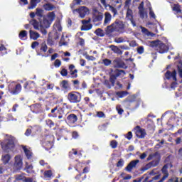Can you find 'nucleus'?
I'll return each instance as SVG.
<instances>
[{"mask_svg":"<svg viewBox=\"0 0 182 182\" xmlns=\"http://www.w3.org/2000/svg\"><path fill=\"white\" fill-rule=\"evenodd\" d=\"M124 29H126V24L123 21L117 19L114 23L105 28V31L108 35L113 33V32L123 33V32H124Z\"/></svg>","mask_w":182,"mask_h":182,"instance_id":"f257e3e1","label":"nucleus"},{"mask_svg":"<svg viewBox=\"0 0 182 182\" xmlns=\"http://www.w3.org/2000/svg\"><path fill=\"white\" fill-rule=\"evenodd\" d=\"M147 43L151 48H155L159 52V53H166V52H168L170 46H171L170 43H168L166 46L159 40L148 41Z\"/></svg>","mask_w":182,"mask_h":182,"instance_id":"f03ea898","label":"nucleus"},{"mask_svg":"<svg viewBox=\"0 0 182 182\" xmlns=\"http://www.w3.org/2000/svg\"><path fill=\"white\" fill-rule=\"evenodd\" d=\"M148 161L150 160H153L152 161L147 164L143 168L142 171H146L150 168V167H156V166H159V163H160V154L159 152H155L154 154H151L149 155L147 158Z\"/></svg>","mask_w":182,"mask_h":182,"instance_id":"7ed1b4c3","label":"nucleus"},{"mask_svg":"<svg viewBox=\"0 0 182 182\" xmlns=\"http://www.w3.org/2000/svg\"><path fill=\"white\" fill-rule=\"evenodd\" d=\"M177 75V72L174 70L172 73L168 71L165 73V77L168 80H172V83L171 84V89H176L177 87V77H176Z\"/></svg>","mask_w":182,"mask_h":182,"instance_id":"20e7f679","label":"nucleus"},{"mask_svg":"<svg viewBox=\"0 0 182 182\" xmlns=\"http://www.w3.org/2000/svg\"><path fill=\"white\" fill-rule=\"evenodd\" d=\"M70 103H79L82 100V95L77 92H71L68 95Z\"/></svg>","mask_w":182,"mask_h":182,"instance_id":"39448f33","label":"nucleus"},{"mask_svg":"<svg viewBox=\"0 0 182 182\" xmlns=\"http://www.w3.org/2000/svg\"><path fill=\"white\" fill-rule=\"evenodd\" d=\"M124 75H126V72H124V70H119V69L115 70L111 74L110 77H109V82L112 83V86H114L116 80L117 79V77H119V76L123 77V76H124Z\"/></svg>","mask_w":182,"mask_h":182,"instance_id":"423d86ee","label":"nucleus"},{"mask_svg":"<svg viewBox=\"0 0 182 182\" xmlns=\"http://www.w3.org/2000/svg\"><path fill=\"white\" fill-rule=\"evenodd\" d=\"M90 11L89 9L86 6H80L78 9H73V14H79V18H83L86 15H89Z\"/></svg>","mask_w":182,"mask_h":182,"instance_id":"0eeeda50","label":"nucleus"},{"mask_svg":"<svg viewBox=\"0 0 182 182\" xmlns=\"http://www.w3.org/2000/svg\"><path fill=\"white\" fill-rule=\"evenodd\" d=\"M9 90L11 95H18L21 93V90H22V86L21 84H17L15 82H11L9 85Z\"/></svg>","mask_w":182,"mask_h":182,"instance_id":"6e6552de","label":"nucleus"},{"mask_svg":"<svg viewBox=\"0 0 182 182\" xmlns=\"http://www.w3.org/2000/svg\"><path fill=\"white\" fill-rule=\"evenodd\" d=\"M23 166V161L21 155H17L14 157V167L16 170H21Z\"/></svg>","mask_w":182,"mask_h":182,"instance_id":"1a4fd4ad","label":"nucleus"},{"mask_svg":"<svg viewBox=\"0 0 182 182\" xmlns=\"http://www.w3.org/2000/svg\"><path fill=\"white\" fill-rule=\"evenodd\" d=\"M92 14L93 22H101V21H103V13L97 11V9H94Z\"/></svg>","mask_w":182,"mask_h":182,"instance_id":"9d476101","label":"nucleus"},{"mask_svg":"<svg viewBox=\"0 0 182 182\" xmlns=\"http://www.w3.org/2000/svg\"><path fill=\"white\" fill-rule=\"evenodd\" d=\"M135 134L139 139H144L147 133H146V129L140 128L139 126H136L134 128Z\"/></svg>","mask_w":182,"mask_h":182,"instance_id":"9b49d317","label":"nucleus"},{"mask_svg":"<svg viewBox=\"0 0 182 182\" xmlns=\"http://www.w3.org/2000/svg\"><path fill=\"white\" fill-rule=\"evenodd\" d=\"M15 146V137L9 136L8 138V141L6 144V148L7 150H12Z\"/></svg>","mask_w":182,"mask_h":182,"instance_id":"f8f14e48","label":"nucleus"},{"mask_svg":"<svg viewBox=\"0 0 182 182\" xmlns=\"http://www.w3.org/2000/svg\"><path fill=\"white\" fill-rule=\"evenodd\" d=\"M139 163H140L139 159L132 161L125 168V170L129 173L132 172V168H136V166Z\"/></svg>","mask_w":182,"mask_h":182,"instance_id":"ddd939ff","label":"nucleus"},{"mask_svg":"<svg viewBox=\"0 0 182 182\" xmlns=\"http://www.w3.org/2000/svg\"><path fill=\"white\" fill-rule=\"evenodd\" d=\"M144 3L141 2L139 6V12L140 18L142 19L144 18H147V12L144 11Z\"/></svg>","mask_w":182,"mask_h":182,"instance_id":"4468645a","label":"nucleus"},{"mask_svg":"<svg viewBox=\"0 0 182 182\" xmlns=\"http://www.w3.org/2000/svg\"><path fill=\"white\" fill-rule=\"evenodd\" d=\"M68 43L69 38H68V36L63 35L59 42V46H67Z\"/></svg>","mask_w":182,"mask_h":182,"instance_id":"2eb2a0df","label":"nucleus"},{"mask_svg":"<svg viewBox=\"0 0 182 182\" xmlns=\"http://www.w3.org/2000/svg\"><path fill=\"white\" fill-rule=\"evenodd\" d=\"M29 33H30V38L33 39V41H38V39L41 38V34H39V33L35 31L30 30Z\"/></svg>","mask_w":182,"mask_h":182,"instance_id":"dca6fc26","label":"nucleus"},{"mask_svg":"<svg viewBox=\"0 0 182 182\" xmlns=\"http://www.w3.org/2000/svg\"><path fill=\"white\" fill-rule=\"evenodd\" d=\"M112 21V14L109 12L105 13V19H104V25L106 26V25H109L110 22Z\"/></svg>","mask_w":182,"mask_h":182,"instance_id":"f3484780","label":"nucleus"},{"mask_svg":"<svg viewBox=\"0 0 182 182\" xmlns=\"http://www.w3.org/2000/svg\"><path fill=\"white\" fill-rule=\"evenodd\" d=\"M1 160L4 164H8L11 160V155L9 154H4L1 156Z\"/></svg>","mask_w":182,"mask_h":182,"instance_id":"a211bd4d","label":"nucleus"},{"mask_svg":"<svg viewBox=\"0 0 182 182\" xmlns=\"http://www.w3.org/2000/svg\"><path fill=\"white\" fill-rule=\"evenodd\" d=\"M114 63H115L116 68H121L122 69H126V68H127V66H126V64H124V63L119 60H115Z\"/></svg>","mask_w":182,"mask_h":182,"instance_id":"6ab92c4d","label":"nucleus"},{"mask_svg":"<svg viewBox=\"0 0 182 182\" xmlns=\"http://www.w3.org/2000/svg\"><path fill=\"white\" fill-rule=\"evenodd\" d=\"M124 9H127L126 18L129 20L133 19V11L129 7H126Z\"/></svg>","mask_w":182,"mask_h":182,"instance_id":"aec40b11","label":"nucleus"},{"mask_svg":"<svg viewBox=\"0 0 182 182\" xmlns=\"http://www.w3.org/2000/svg\"><path fill=\"white\" fill-rule=\"evenodd\" d=\"M67 119L69 120L70 123H76L77 122V116L74 114L68 115Z\"/></svg>","mask_w":182,"mask_h":182,"instance_id":"412c9836","label":"nucleus"},{"mask_svg":"<svg viewBox=\"0 0 182 182\" xmlns=\"http://www.w3.org/2000/svg\"><path fill=\"white\" fill-rule=\"evenodd\" d=\"M22 149L27 157V159H32V152L26 146H23Z\"/></svg>","mask_w":182,"mask_h":182,"instance_id":"4be33fe9","label":"nucleus"},{"mask_svg":"<svg viewBox=\"0 0 182 182\" xmlns=\"http://www.w3.org/2000/svg\"><path fill=\"white\" fill-rule=\"evenodd\" d=\"M30 23L33 25L34 29L36 31H39L41 29V25L39 26V22H38L36 20H31Z\"/></svg>","mask_w":182,"mask_h":182,"instance_id":"5701e85b","label":"nucleus"},{"mask_svg":"<svg viewBox=\"0 0 182 182\" xmlns=\"http://www.w3.org/2000/svg\"><path fill=\"white\" fill-rule=\"evenodd\" d=\"M28 37V31L23 30L21 31L18 34L19 39H21V41H25V38Z\"/></svg>","mask_w":182,"mask_h":182,"instance_id":"b1692460","label":"nucleus"},{"mask_svg":"<svg viewBox=\"0 0 182 182\" xmlns=\"http://www.w3.org/2000/svg\"><path fill=\"white\" fill-rule=\"evenodd\" d=\"M43 9L46 11H53L55 9V6H53L50 3H47V4L43 5Z\"/></svg>","mask_w":182,"mask_h":182,"instance_id":"393cba45","label":"nucleus"},{"mask_svg":"<svg viewBox=\"0 0 182 182\" xmlns=\"http://www.w3.org/2000/svg\"><path fill=\"white\" fill-rule=\"evenodd\" d=\"M41 2V0H31L30 1V6L28 9H33V8H36V5Z\"/></svg>","mask_w":182,"mask_h":182,"instance_id":"a878e982","label":"nucleus"},{"mask_svg":"<svg viewBox=\"0 0 182 182\" xmlns=\"http://www.w3.org/2000/svg\"><path fill=\"white\" fill-rule=\"evenodd\" d=\"M51 23H52L48 19L46 18L43 21V23L41 24V26H42L43 28H49Z\"/></svg>","mask_w":182,"mask_h":182,"instance_id":"bb28decb","label":"nucleus"},{"mask_svg":"<svg viewBox=\"0 0 182 182\" xmlns=\"http://www.w3.org/2000/svg\"><path fill=\"white\" fill-rule=\"evenodd\" d=\"M141 32L143 33H145V35H147V36H151L153 38V36H154V33L149 31V30H147V28H144V27H141Z\"/></svg>","mask_w":182,"mask_h":182,"instance_id":"cd10ccee","label":"nucleus"},{"mask_svg":"<svg viewBox=\"0 0 182 182\" xmlns=\"http://www.w3.org/2000/svg\"><path fill=\"white\" fill-rule=\"evenodd\" d=\"M147 6L149 9V16L151 18H153V19H156V14H154V11L151 9V4L150 3H148Z\"/></svg>","mask_w":182,"mask_h":182,"instance_id":"c85d7f7f","label":"nucleus"},{"mask_svg":"<svg viewBox=\"0 0 182 182\" xmlns=\"http://www.w3.org/2000/svg\"><path fill=\"white\" fill-rule=\"evenodd\" d=\"M26 173H32L33 171V166L28 164V162H26Z\"/></svg>","mask_w":182,"mask_h":182,"instance_id":"c756f323","label":"nucleus"},{"mask_svg":"<svg viewBox=\"0 0 182 182\" xmlns=\"http://www.w3.org/2000/svg\"><path fill=\"white\" fill-rule=\"evenodd\" d=\"M47 19L50 21V22H53V21H55V13L54 12H50L48 13V16H47Z\"/></svg>","mask_w":182,"mask_h":182,"instance_id":"7c9ffc66","label":"nucleus"},{"mask_svg":"<svg viewBox=\"0 0 182 182\" xmlns=\"http://www.w3.org/2000/svg\"><path fill=\"white\" fill-rule=\"evenodd\" d=\"M92 27L93 26L92 24L88 23L85 26H82L81 27V31H90V29H92Z\"/></svg>","mask_w":182,"mask_h":182,"instance_id":"2f4dec72","label":"nucleus"},{"mask_svg":"<svg viewBox=\"0 0 182 182\" xmlns=\"http://www.w3.org/2000/svg\"><path fill=\"white\" fill-rule=\"evenodd\" d=\"M25 178H28L24 177L22 175H17V176H15L14 182H18V181H21L25 182Z\"/></svg>","mask_w":182,"mask_h":182,"instance_id":"473e14b6","label":"nucleus"},{"mask_svg":"<svg viewBox=\"0 0 182 182\" xmlns=\"http://www.w3.org/2000/svg\"><path fill=\"white\" fill-rule=\"evenodd\" d=\"M95 34H96L97 36H101V37L105 36V32L103 31V30H102V28H97V29L95 31Z\"/></svg>","mask_w":182,"mask_h":182,"instance_id":"72a5a7b5","label":"nucleus"},{"mask_svg":"<svg viewBox=\"0 0 182 182\" xmlns=\"http://www.w3.org/2000/svg\"><path fill=\"white\" fill-rule=\"evenodd\" d=\"M107 7L109 8V11L113 13V16H116V15H117V9H116V8L110 6V4L108 5Z\"/></svg>","mask_w":182,"mask_h":182,"instance_id":"f704fd0d","label":"nucleus"},{"mask_svg":"<svg viewBox=\"0 0 182 182\" xmlns=\"http://www.w3.org/2000/svg\"><path fill=\"white\" fill-rule=\"evenodd\" d=\"M114 42H116V43H123V42H126V38L123 37L116 38Z\"/></svg>","mask_w":182,"mask_h":182,"instance_id":"c9c22d12","label":"nucleus"},{"mask_svg":"<svg viewBox=\"0 0 182 182\" xmlns=\"http://www.w3.org/2000/svg\"><path fill=\"white\" fill-rule=\"evenodd\" d=\"M168 168V165H164V167L162 168V173L164 174V176H168V171L167 169Z\"/></svg>","mask_w":182,"mask_h":182,"instance_id":"e433bc0d","label":"nucleus"},{"mask_svg":"<svg viewBox=\"0 0 182 182\" xmlns=\"http://www.w3.org/2000/svg\"><path fill=\"white\" fill-rule=\"evenodd\" d=\"M96 113H97L96 114L97 117H99L100 119L106 117V114H105V112L102 111H98Z\"/></svg>","mask_w":182,"mask_h":182,"instance_id":"4c0bfd02","label":"nucleus"},{"mask_svg":"<svg viewBox=\"0 0 182 182\" xmlns=\"http://www.w3.org/2000/svg\"><path fill=\"white\" fill-rule=\"evenodd\" d=\"M41 50L44 53L48 51V46L46 45V43L44 42L41 43Z\"/></svg>","mask_w":182,"mask_h":182,"instance_id":"58836bf2","label":"nucleus"},{"mask_svg":"<svg viewBox=\"0 0 182 182\" xmlns=\"http://www.w3.org/2000/svg\"><path fill=\"white\" fill-rule=\"evenodd\" d=\"M117 95L118 97H124V96L127 95V92L126 91H122V92H117Z\"/></svg>","mask_w":182,"mask_h":182,"instance_id":"ea45409f","label":"nucleus"},{"mask_svg":"<svg viewBox=\"0 0 182 182\" xmlns=\"http://www.w3.org/2000/svg\"><path fill=\"white\" fill-rule=\"evenodd\" d=\"M159 173H160V172H159L157 169H153L149 174L151 177H154V176H157Z\"/></svg>","mask_w":182,"mask_h":182,"instance_id":"a19ab883","label":"nucleus"},{"mask_svg":"<svg viewBox=\"0 0 182 182\" xmlns=\"http://www.w3.org/2000/svg\"><path fill=\"white\" fill-rule=\"evenodd\" d=\"M61 87L63 89H68L69 87V83H68V81L63 80L61 82Z\"/></svg>","mask_w":182,"mask_h":182,"instance_id":"79ce46f5","label":"nucleus"},{"mask_svg":"<svg viewBox=\"0 0 182 182\" xmlns=\"http://www.w3.org/2000/svg\"><path fill=\"white\" fill-rule=\"evenodd\" d=\"M102 63L105 65V66H109V65H112V60L106 58L102 60Z\"/></svg>","mask_w":182,"mask_h":182,"instance_id":"37998d69","label":"nucleus"},{"mask_svg":"<svg viewBox=\"0 0 182 182\" xmlns=\"http://www.w3.org/2000/svg\"><path fill=\"white\" fill-rule=\"evenodd\" d=\"M173 11H175L176 12H177V14L181 12V9H180V5L174 4Z\"/></svg>","mask_w":182,"mask_h":182,"instance_id":"c03bdc74","label":"nucleus"},{"mask_svg":"<svg viewBox=\"0 0 182 182\" xmlns=\"http://www.w3.org/2000/svg\"><path fill=\"white\" fill-rule=\"evenodd\" d=\"M70 73L74 79H76L77 77V70H74L73 71H70Z\"/></svg>","mask_w":182,"mask_h":182,"instance_id":"a18cd8bd","label":"nucleus"},{"mask_svg":"<svg viewBox=\"0 0 182 182\" xmlns=\"http://www.w3.org/2000/svg\"><path fill=\"white\" fill-rule=\"evenodd\" d=\"M60 65H62V62L60 61V60L57 59L55 60L54 62L55 68H60Z\"/></svg>","mask_w":182,"mask_h":182,"instance_id":"49530a36","label":"nucleus"},{"mask_svg":"<svg viewBox=\"0 0 182 182\" xmlns=\"http://www.w3.org/2000/svg\"><path fill=\"white\" fill-rule=\"evenodd\" d=\"M55 110H58V107H55L54 109H51L52 114H49L50 117H58V115L55 114Z\"/></svg>","mask_w":182,"mask_h":182,"instance_id":"de8ad7c7","label":"nucleus"},{"mask_svg":"<svg viewBox=\"0 0 182 182\" xmlns=\"http://www.w3.org/2000/svg\"><path fill=\"white\" fill-rule=\"evenodd\" d=\"M110 146L112 149H116V147H117V142L116 141V140H112L110 142Z\"/></svg>","mask_w":182,"mask_h":182,"instance_id":"09e8293b","label":"nucleus"},{"mask_svg":"<svg viewBox=\"0 0 182 182\" xmlns=\"http://www.w3.org/2000/svg\"><path fill=\"white\" fill-rule=\"evenodd\" d=\"M44 175L46 177H48V178H50L52 177V171H47L44 173Z\"/></svg>","mask_w":182,"mask_h":182,"instance_id":"8fccbe9b","label":"nucleus"},{"mask_svg":"<svg viewBox=\"0 0 182 182\" xmlns=\"http://www.w3.org/2000/svg\"><path fill=\"white\" fill-rule=\"evenodd\" d=\"M137 52L139 53V55H141L142 53H144V48L143 46H140L137 48Z\"/></svg>","mask_w":182,"mask_h":182,"instance_id":"3c124183","label":"nucleus"},{"mask_svg":"<svg viewBox=\"0 0 182 182\" xmlns=\"http://www.w3.org/2000/svg\"><path fill=\"white\" fill-rule=\"evenodd\" d=\"M60 75H62L63 76H68V70L63 68L60 71Z\"/></svg>","mask_w":182,"mask_h":182,"instance_id":"603ef678","label":"nucleus"},{"mask_svg":"<svg viewBox=\"0 0 182 182\" xmlns=\"http://www.w3.org/2000/svg\"><path fill=\"white\" fill-rule=\"evenodd\" d=\"M42 12H43V11L41 9H36V15L37 16H42Z\"/></svg>","mask_w":182,"mask_h":182,"instance_id":"864d4df0","label":"nucleus"},{"mask_svg":"<svg viewBox=\"0 0 182 182\" xmlns=\"http://www.w3.org/2000/svg\"><path fill=\"white\" fill-rule=\"evenodd\" d=\"M117 112H118V114H123V109L120 108V106L117 105L116 107Z\"/></svg>","mask_w":182,"mask_h":182,"instance_id":"5fc2aeb1","label":"nucleus"},{"mask_svg":"<svg viewBox=\"0 0 182 182\" xmlns=\"http://www.w3.org/2000/svg\"><path fill=\"white\" fill-rule=\"evenodd\" d=\"M36 46H39V42H38V41L33 42L31 44L32 49H35V48H36Z\"/></svg>","mask_w":182,"mask_h":182,"instance_id":"6e6d98bb","label":"nucleus"},{"mask_svg":"<svg viewBox=\"0 0 182 182\" xmlns=\"http://www.w3.org/2000/svg\"><path fill=\"white\" fill-rule=\"evenodd\" d=\"M40 30L43 35H46V33H48L46 30H45V27H43L42 26H40Z\"/></svg>","mask_w":182,"mask_h":182,"instance_id":"4d7b16f0","label":"nucleus"},{"mask_svg":"<svg viewBox=\"0 0 182 182\" xmlns=\"http://www.w3.org/2000/svg\"><path fill=\"white\" fill-rule=\"evenodd\" d=\"M178 73L180 77H182V68L180 65H178Z\"/></svg>","mask_w":182,"mask_h":182,"instance_id":"13d9d810","label":"nucleus"},{"mask_svg":"<svg viewBox=\"0 0 182 182\" xmlns=\"http://www.w3.org/2000/svg\"><path fill=\"white\" fill-rule=\"evenodd\" d=\"M127 139L128 140H131V139L133 137V134H132V132H129L126 136Z\"/></svg>","mask_w":182,"mask_h":182,"instance_id":"bf43d9fd","label":"nucleus"},{"mask_svg":"<svg viewBox=\"0 0 182 182\" xmlns=\"http://www.w3.org/2000/svg\"><path fill=\"white\" fill-rule=\"evenodd\" d=\"M124 164L123 160H119L117 164V167H122Z\"/></svg>","mask_w":182,"mask_h":182,"instance_id":"052dcab7","label":"nucleus"},{"mask_svg":"<svg viewBox=\"0 0 182 182\" xmlns=\"http://www.w3.org/2000/svg\"><path fill=\"white\" fill-rule=\"evenodd\" d=\"M80 66H86V60L84 59H80Z\"/></svg>","mask_w":182,"mask_h":182,"instance_id":"680f3d73","label":"nucleus"},{"mask_svg":"<svg viewBox=\"0 0 182 182\" xmlns=\"http://www.w3.org/2000/svg\"><path fill=\"white\" fill-rule=\"evenodd\" d=\"M25 182H36V181L32 178H25Z\"/></svg>","mask_w":182,"mask_h":182,"instance_id":"e2e57ef3","label":"nucleus"},{"mask_svg":"<svg viewBox=\"0 0 182 182\" xmlns=\"http://www.w3.org/2000/svg\"><path fill=\"white\" fill-rule=\"evenodd\" d=\"M86 59H87L88 60H95V59H96L95 57L92 56V55H86Z\"/></svg>","mask_w":182,"mask_h":182,"instance_id":"0e129e2a","label":"nucleus"},{"mask_svg":"<svg viewBox=\"0 0 182 182\" xmlns=\"http://www.w3.org/2000/svg\"><path fill=\"white\" fill-rule=\"evenodd\" d=\"M131 2H132V0H126L124 8L126 9V8L129 7V5H130Z\"/></svg>","mask_w":182,"mask_h":182,"instance_id":"69168bd1","label":"nucleus"},{"mask_svg":"<svg viewBox=\"0 0 182 182\" xmlns=\"http://www.w3.org/2000/svg\"><path fill=\"white\" fill-rule=\"evenodd\" d=\"M168 182H178V178H172Z\"/></svg>","mask_w":182,"mask_h":182,"instance_id":"338daca9","label":"nucleus"},{"mask_svg":"<svg viewBox=\"0 0 182 182\" xmlns=\"http://www.w3.org/2000/svg\"><path fill=\"white\" fill-rule=\"evenodd\" d=\"M32 133V131L29 129H28L26 132H25V135L26 136H31V134Z\"/></svg>","mask_w":182,"mask_h":182,"instance_id":"774afa93","label":"nucleus"}]
</instances>
